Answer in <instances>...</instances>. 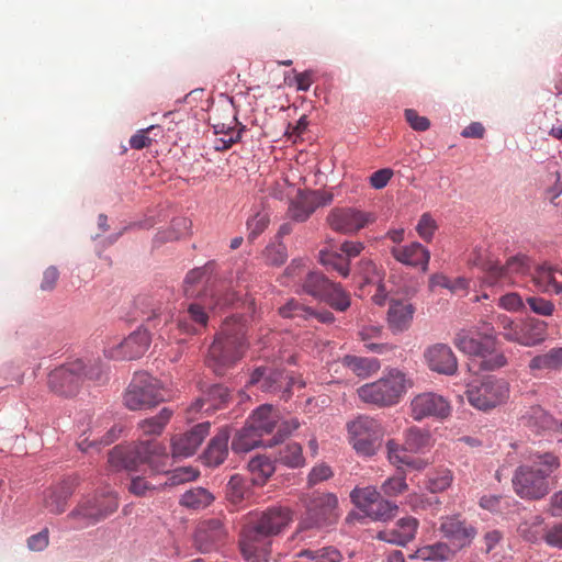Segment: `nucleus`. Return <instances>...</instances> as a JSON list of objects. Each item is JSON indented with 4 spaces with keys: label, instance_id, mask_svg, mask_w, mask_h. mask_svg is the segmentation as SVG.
<instances>
[{
    "label": "nucleus",
    "instance_id": "nucleus-33",
    "mask_svg": "<svg viewBox=\"0 0 562 562\" xmlns=\"http://www.w3.org/2000/svg\"><path fill=\"white\" fill-rule=\"evenodd\" d=\"M532 281L543 292L562 293V269L540 266L532 273Z\"/></svg>",
    "mask_w": 562,
    "mask_h": 562
},
{
    "label": "nucleus",
    "instance_id": "nucleus-45",
    "mask_svg": "<svg viewBox=\"0 0 562 562\" xmlns=\"http://www.w3.org/2000/svg\"><path fill=\"white\" fill-rule=\"evenodd\" d=\"M249 495L246 480L235 474L231 477L226 485V498L234 505L240 504Z\"/></svg>",
    "mask_w": 562,
    "mask_h": 562
},
{
    "label": "nucleus",
    "instance_id": "nucleus-44",
    "mask_svg": "<svg viewBox=\"0 0 562 562\" xmlns=\"http://www.w3.org/2000/svg\"><path fill=\"white\" fill-rule=\"evenodd\" d=\"M380 496V493L373 486L356 487L350 493L352 503L364 514L369 512Z\"/></svg>",
    "mask_w": 562,
    "mask_h": 562
},
{
    "label": "nucleus",
    "instance_id": "nucleus-55",
    "mask_svg": "<svg viewBox=\"0 0 562 562\" xmlns=\"http://www.w3.org/2000/svg\"><path fill=\"white\" fill-rule=\"evenodd\" d=\"M199 471L192 467H183L173 470L161 486H176L191 482L199 476Z\"/></svg>",
    "mask_w": 562,
    "mask_h": 562
},
{
    "label": "nucleus",
    "instance_id": "nucleus-46",
    "mask_svg": "<svg viewBox=\"0 0 562 562\" xmlns=\"http://www.w3.org/2000/svg\"><path fill=\"white\" fill-rule=\"evenodd\" d=\"M305 261L302 258L293 259L280 277V283L284 286L300 285L303 282Z\"/></svg>",
    "mask_w": 562,
    "mask_h": 562
},
{
    "label": "nucleus",
    "instance_id": "nucleus-42",
    "mask_svg": "<svg viewBox=\"0 0 562 562\" xmlns=\"http://www.w3.org/2000/svg\"><path fill=\"white\" fill-rule=\"evenodd\" d=\"M452 554L453 551L443 542L423 546L415 552V557L424 561H447L452 557Z\"/></svg>",
    "mask_w": 562,
    "mask_h": 562
},
{
    "label": "nucleus",
    "instance_id": "nucleus-17",
    "mask_svg": "<svg viewBox=\"0 0 562 562\" xmlns=\"http://www.w3.org/2000/svg\"><path fill=\"white\" fill-rule=\"evenodd\" d=\"M228 540V530L218 518H211L199 524L194 533V543L199 551L207 553L217 550Z\"/></svg>",
    "mask_w": 562,
    "mask_h": 562
},
{
    "label": "nucleus",
    "instance_id": "nucleus-25",
    "mask_svg": "<svg viewBox=\"0 0 562 562\" xmlns=\"http://www.w3.org/2000/svg\"><path fill=\"white\" fill-rule=\"evenodd\" d=\"M204 305L200 303H192L187 310V314L178 319L177 327L184 334H199L202 328L206 327L209 315L205 308H209V299L206 295L203 297Z\"/></svg>",
    "mask_w": 562,
    "mask_h": 562
},
{
    "label": "nucleus",
    "instance_id": "nucleus-6",
    "mask_svg": "<svg viewBox=\"0 0 562 562\" xmlns=\"http://www.w3.org/2000/svg\"><path fill=\"white\" fill-rule=\"evenodd\" d=\"M494 328L486 325L485 341H480L467 331L461 330L456 334L453 345L463 353L481 358L480 366L484 370H495L506 364V357L501 352L494 351L495 339L492 338Z\"/></svg>",
    "mask_w": 562,
    "mask_h": 562
},
{
    "label": "nucleus",
    "instance_id": "nucleus-9",
    "mask_svg": "<svg viewBox=\"0 0 562 562\" xmlns=\"http://www.w3.org/2000/svg\"><path fill=\"white\" fill-rule=\"evenodd\" d=\"M465 394L470 405L486 412L505 403L509 396V389L504 380L486 376L468 384Z\"/></svg>",
    "mask_w": 562,
    "mask_h": 562
},
{
    "label": "nucleus",
    "instance_id": "nucleus-31",
    "mask_svg": "<svg viewBox=\"0 0 562 562\" xmlns=\"http://www.w3.org/2000/svg\"><path fill=\"white\" fill-rule=\"evenodd\" d=\"M386 452L389 461L397 467H407L413 470L420 471L426 468L427 462L420 458H414L404 445L397 443L395 440H389L386 442Z\"/></svg>",
    "mask_w": 562,
    "mask_h": 562
},
{
    "label": "nucleus",
    "instance_id": "nucleus-1",
    "mask_svg": "<svg viewBox=\"0 0 562 562\" xmlns=\"http://www.w3.org/2000/svg\"><path fill=\"white\" fill-rule=\"evenodd\" d=\"M290 520V510L283 507H271L260 514L250 515L239 540L243 557L249 562L267 560L270 538L278 535Z\"/></svg>",
    "mask_w": 562,
    "mask_h": 562
},
{
    "label": "nucleus",
    "instance_id": "nucleus-36",
    "mask_svg": "<svg viewBox=\"0 0 562 562\" xmlns=\"http://www.w3.org/2000/svg\"><path fill=\"white\" fill-rule=\"evenodd\" d=\"M333 281L317 271H310L301 283V290L318 300H322L327 290L330 289Z\"/></svg>",
    "mask_w": 562,
    "mask_h": 562
},
{
    "label": "nucleus",
    "instance_id": "nucleus-50",
    "mask_svg": "<svg viewBox=\"0 0 562 562\" xmlns=\"http://www.w3.org/2000/svg\"><path fill=\"white\" fill-rule=\"evenodd\" d=\"M452 472L447 469H438L428 475L427 488L431 493H439L446 491L452 483Z\"/></svg>",
    "mask_w": 562,
    "mask_h": 562
},
{
    "label": "nucleus",
    "instance_id": "nucleus-54",
    "mask_svg": "<svg viewBox=\"0 0 562 562\" xmlns=\"http://www.w3.org/2000/svg\"><path fill=\"white\" fill-rule=\"evenodd\" d=\"M210 279L209 268H195L187 273L184 279V293L187 296H194L196 294L195 289L193 288L195 284H200L203 282H207Z\"/></svg>",
    "mask_w": 562,
    "mask_h": 562
},
{
    "label": "nucleus",
    "instance_id": "nucleus-39",
    "mask_svg": "<svg viewBox=\"0 0 562 562\" xmlns=\"http://www.w3.org/2000/svg\"><path fill=\"white\" fill-rule=\"evenodd\" d=\"M213 494L204 487H195L187 491L180 498V505L193 510H200L214 502Z\"/></svg>",
    "mask_w": 562,
    "mask_h": 562
},
{
    "label": "nucleus",
    "instance_id": "nucleus-27",
    "mask_svg": "<svg viewBox=\"0 0 562 562\" xmlns=\"http://www.w3.org/2000/svg\"><path fill=\"white\" fill-rule=\"evenodd\" d=\"M391 254L397 261L404 265L420 267L423 271L428 269L430 252L419 243L393 247Z\"/></svg>",
    "mask_w": 562,
    "mask_h": 562
},
{
    "label": "nucleus",
    "instance_id": "nucleus-19",
    "mask_svg": "<svg viewBox=\"0 0 562 562\" xmlns=\"http://www.w3.org/2000/svg\"><path fill=\"white\" fill-rule=\"evenodd\" d=\"M293 383V379L284 375L282 371L268 368H257L249 380V384L257 385L262 392L280 394L285 400L290 396Z\"/></svg>",
    "mask_w": 562,
    "mask_h": 562
},
{
    "label": "nucleus",
    "instance_id": "nucleus-20",
    "mask_svg": "<svg viewBox=\"0 0 562 562\" xmlns=\"http://www.w3.org/2000/svg\"><path fill=\"white\" fill-rule=\"evenodd\" d=\"M442 536L457 549L469 547L475 538L476 528L458 516H450L442 519L440 524Z\"/></svg>",
    "mask_w": 562,
    "mask_h": 562
},
{
    "label": "nucleus",
    "instance_id": "nucleus-60",
    "mask_svg": "<svg viewBox=\"0 0 562 562\" xmlns=\"http://www.w3.org/2000/svg\"><path fill=\"white\" fill-rule=\"evenodd\" d=\"M498 306L505 311L517 313L525 308L522 297L516 292H509L498 299Z\"/></svg>",
    "mask_w": 562,
    "mask_h": 562
},
{
    "label": "nucleus",
    "instance_id": "nucleus-63",
    "mask_svg": "<svg viewBox=\"0 0 562 562\" xmlns=\"http://www.w3.org/2000/svg\"><path fill=\"white\" fill-rule=\"evenodd\" d=\"M268 224L269 216L266 213H256L251 218L247 221V227L249 229L248 238L254 240L267 228Z\"/></svg>",
    "mask_w": 562,
    "mask_h": 562
},
{
    "label": "nucleus",
    "instance_id": "nucleus-4",
    "mask_svg": "<svg viewBox=\"0 0 562 562\" xmlns=\"http://www.w3.org/2000/svg\"><path fill=\"white\" fill-rule=\"evenodd\" d=\"M108 461L114 470L133 471L139 464H147L154 473H168L171 465L166 446L156 440L139 441L133 447L115 446Z\"/></svg>",
    "mask_w": 562,
    "mask_h": 562
},
{
    "label": "nucleus",
    "instance_id": "nucleus-49",
    "mask_svg": "<svg viewBox=\"0 0 562 562\" xmlns=\"http://www.w3.org/2000/svg\"><path fill=\"white\" fill-rule=\"evenodd\" d=\"M297 555L305 557L313 562H340L342 560V554L334 547H324L317 550L306 549Z\"/></svg>",
    "mask_w": 562,
    "mask_h": 562
},
{
    "label": "nucleus",
    "instance_id": "nucleus-14",
    "mask_svg": "<svg viewBox=\"0 0 562 562\" xmlns=\"http://www.w3.org/2000/svg\"><path fill=\"white\" fill-rule=\"evenodd\" d=\"M119 507L116 495L108 491L105 493L95 494L91 499L81 503L74 509L69 517L81 518L87 525H93L109 515L113 514Z\"/></svg>",
    "mask_w": 562,
    "mask_h": 562
},
{
    "label": "nucleus",
    "instance_id": "nucleus-24",
    "mask_svg": "<svg viewBox=\"0 0 562 562\" xmlns=\"http://www.w3.org/2000/svg\"><path fill=\"white\" fill-rule=\"evenodd\" d=\"M419 522L407 516L398 519L392 528L379 532L378 538L397 546H405L415 538Z\"/></svg>",
    "mask_w": 562,
    "mask_h": 562
},
{
    "label": "nucleus",
    "instance_id": "nucleus-43",
    "mask_svg": "<svg viewBox=\"0 0 562 562\" xmlns=\"http://www.w3.org/2000/svg\"><path fill=\"white\" fill-rule=\"evenodd\" d=\"M321 301L339 312H345L350 306L349 293L346 292L339 283L335 282L331 283L330 289L327 290Z\"/></svg>",
    "mask_w": 562,
    "mask_h": 562
},
{
    "label": "nucleus",
    "instance_id": "nucleus-64",
    "mask_svg": "<svg viewBox=\"0 0 562 562\" xmlns=\"http://www.w3.org/2000/svg\"><path fill=\"white\" fill-rule=\"evenodd\" d=\"M407 483L402 475L387 479L381 486L383 493L387 496H396L407 490Z\"/></svg>",
    "mask_w": 562,
    "mask_h": 562
},
{
    "label": "nucleus",
    "instance_id": "nucleus-62",
    "mask_svg": "<svg viewBox=\"0 0 562 562\" xmlns=\"http://www.w3.org/2000/svg\"><path fill=\"white\" fill-rule=\"evenodd\" d=\"M495 322L501 329V335L507 340L513 342L518 327V323L505 314L496 315Z\"/></svg>",
    "mask_w": 562,
    "mask_h": 562
},
{
    "label": "nucleus",
    "instance_id": "nucleus-57",
    "mask_svg": "<svg viewBox=\"0 0 562 562\" xmlns=\"http://www.w3.org/2000/svg\"><path fill=\"white\" fill-rule=\"evenodd\" d=\"M279 313L282 317L288 318H307L313 314V311L310 307L302 305L299 301L292 299L285 305L280 307Z\"/></svg>",
    "mask_w": 562,
    "mask_h": 562
},
{
    "label": "nucleus",
    "instance_id": "nucleus-11",
    "mask_svg": "<svg viewBox=\"0 0 562 562\" xmlns=\"http://www.w3.org/2000/svg\"><path fill=\"white\" fill-rule=\"evenodd\" d=\"M338 498L333 493L314 492L306 501L303 524L307 528L334 524L338 518Z\"/></svg>",
    "mask_w": 562,
    "mask_h": 562
},
{
    "label": "nucleus",
    "instance_id": "nucleus-40",
    "mask_svg": "<svg viewBox=\"0 0 562 562\" xmlns=\"http://www.w3.org/2000/svg\"><path fill=\"white\" fill-rule=\"evenodd\" d=\"M254 484L262 485L273 474L276 468L273 462L265 456L252 458L248 463Z\"/></svg>",
    "mask_w": 562,
    "mask_h": 562
},
{
    "label": "nucleus",
    "instance_id": "nucleus-16",
    "mask_svg": "<svg viewBox=\"0 0 562 562\" xmlns=\"http://www.w3.org/2000/svg\"><path fill=\"white\" fill-rule=\"evenodd\" d=\"M411 416L420 422L428 417L446 419L451 414L449 402L436 393H422L411 401Z\"/></svg>",
    "mask_w": 562,
    "mask_h": 562
},
{
    "label": "nucleus",
    "instance_id": "nucleus-8",
    "mask_svg": "<svg viewBox=\"0 0 562 562\" xmlns=\"http://www.w3.org/2000/svg\"><path fill=\"white\" fill-rule=\"evenodd\" d=\"M164 401L159 381L147 372L135 373L124 394V403L132 411L148 409Z\"/></svg>",
    "mask_w": 562,
    "mask_h": 562
},
{
    "label": "nucleus",
    "instance_id": "nucleus-37",
    "mask_svg": "<svg viewBox=\"0 0 562 562\" xmlns=\"http://www.w3.org/2000/svg\"><path fill=\"white\" fill-rule=\"evenodd\" d=\"M172 415L173 412L170 408L164 407L156 416L140 420L137 428L142 436H159Z\"/></svg>",
    "mask_w": 562,
    "mask_h": 562
},
{
    "label": "nucleus",
    "instance_id": "nucleus-48",
    "mask_svg": "<svg viewBox=\"0 0 562 562\" xmlns=\"http://www.w3.org/2000/svg\"><path fill=\"white\" fill-rule=\"evenodd\" d=\"M429 443V434L428 431L417 428L411 427L404 432V446L411 452H419L424 448H426Z\"/></svg>",
    "mask_w": 562,
    "mask_h": 562
},
{
    "label": "nucleus",
    "instance_id": "nucleus-58",
    "mask_svg": "<svg viewBox=\"0 0 562 562\" xmlns=\"http://www.w3.org/2000/svg\"><path fill=\"white\" fill-rule=\"evenodd\" d=\"M438 225L430 213H424L416 226V231L422 239L430 241L437 231Z\"/></svg>",
    "mask_w": 562,
    "mask_h": 562
},
{
    "label": "nucleus",
    "instance_id": "nucleus-59",
    "mask_svg": "<svg viewBox=\"0 0 562 562\" xmlns=\"http://www.w3.org/2000/svg\"><path fill=\"white\" fill-rule=\"evenodd\" d=\"M265 258L268 265L281 266L288 258L286 247L281 243L270 245L265 250Z\"/></svg>",
    "mask_w": 562,
    "mask_h": 562
},
{
    "label": "nucleus",
    "instance_id": "nucleus-61",
    "mask_svg": "<svg viewBox=\"0 0 562 562\" xmlns=\"http://www.w3.org/2000/svg\"><path fill=\"white\" fill-rule=\"evenodd\" d=\"M527 304L535 314L541 316H551L555 310L554 304L551 301L540 296L527 297Z\"/></svg>",
    "mask_w": 562,
    "mask_h": 562
},
{
    "label": "nucleus",
    "instance_id": "nucleus-13",
    "mask_svg": "<svg viewBox=\"0 0 562 562\" xmlns=\"http://www.w3.org/2000/svg\"><path fill=\"white\" fill-rule=\"evenodd\" d=\"M375 221L374 214L353 207H334L326 223L336 233L352 235Z\"/></svg>",
    "mask_w": 562,
    "mask_h": 562
},
{
    "label": "nucleus",
    "instance_id": "nucleus-52",
    "mask_svg": "<svg viewBox=\"0 0 562 562\" xmlns=\"http://www.w3.org/2000/svg\"><path fill=\"white\" fill-rule=\"evenodd\" d=\"M381 331H382L381 327H379V326H367L360 330V333H359L360 339H361V341H363L364 347L369 351L381 355L389 350L387 345L378 344V342L372 341L373 339H376L380 337Z\"/></svg>",
    "mask_w": 562,
    "mask_h": 562
},
{
    "label": "nucleus",
    "instance_id": "nucleus-3",
    "mask_svg": "<svg viewBox=\"0 0 562 562\" xmlns=\"http://www.w3.org/2000/svg\"><path fill=\"white\" fill-rule=\"evenodd\" d=\"M246 326L239 318H227L210 346L206 363L217 375H224L246 350Z\"/></svg>",
    "mask_w": 562,
    "mask_h": 562
},
{
    "label": "nucleus",
    "instance_id": "nucleus-18",
    "mask_svg": "<svg viewBox=\"0 0 562 562\" xmlns=\"http://www.w3.org/2000/svg\"><path fill=\"white\" fill-rule=\"evenodd\" d=\"M150 335L146 328H138L120 344L108 347L104 353L113 360H133L142 357L148 349Z\"/></svg>",
    "mask_w": 562,
    "mask_h": 562
},
{
    "label": "nucleus",
    "instance_id": "nucleus-26",
    "mask_svg": "<svg viewBox=\"0 0 562 562\" xmlns=\"http://www.w3.org/2000/svg\"><path fill=\"white\" fill-rule=\"evenodd\" d=\"M75 491V482L65 480L44 492V507L52 514H61L65 512L68 498Z\"/></svg>",
    "mask_w": 562,
    "mask_h": 562
},
{
    "label": "nucleus",
    "instance_id": "nucleus-23",
    "mask_svg": "<svg viewBox=\"0 0 562 562\" xmlns=\"http://www.w3.org/2000/svg\"><path fill=\"white\" fill-rule=\"evenodd\" d=\"M548 324L535 317L518 322L514 341L524 347H535L542 344L547 337Z\"/></svg>",
    "mask_w": 562,
    "mask_h": 562
},
{
    "label": "nucleus",
    "instance_id": "nucleus-38",
    "mask_svg": "<svg viewBox=\"0 0 562 562\" xmlns=\"http://www.w3.org/2000/svg\"><path fill=\"white\" fill-rule=\"evenodd\" d=\"M531 371H552L562 368V347H555L549 351L533 357L529 362Z\"/></svg>",
    "mask_w": 562,
    "mask_h": 562
},
{
    "label": "nucleus",
    "instance_id": "nucleus-53",
    "mask_svg": "<svg viewBox=\"0 0 562 562\" xmlns=\"http://www.w3.org/2000/svg\"><path fill=\"white\" fill-rule=\"evenodd\" d=\"M396 512L397 506L395 504L380 496L366 515L374 520H387L394 517Z\"/></svg>",
    "mask_w": 562,
    "mask_h": 562
},
{
    "label": "nucleus",
    "instance_id": "nucleus-21",
    "mask_svg": "<svg viewBox=\"0 0 562 562\" xmlns=\"http://www.w3.org/2000/svg\"><path fill=\"white\" fill-rule=\"evenodd\" d=\"M424 358L428 368L443 375H454L458 371V359L452 349L446 344L429 346Z\"/></svg>",
    "mask_w": 562,
    "mask_h": 562
},
{
    "label": "nucleus",
    "instance_id": "nucleus-22",
    "mask_svg": "<svg viewBox=\"0 0 562 562\" xmlns=\"http://www.w3.org/2000/svg\"><path fill=\"white\" fill-rule=\"evenodd\" d=\"M210 423H201L194 426L191 430L176 436L172 439V456L173 457H190L195 453L205 437L210 432Z\"/></svg>",
    "mask_w": 562,
    "mask_h": 562
},
{
    "label": "nucleus",
    "instance_id": "nucleus-32",
    "mask_svg": "<svg viewBox=\"0 0 562 562\" xmlns=\"http://www.w3.org/2000/svg\"><path fill=\"white\" fill-rule=\"evenodd\" d=\"M78 427L80 430V437L77 446L83 452L88 451L89 448L99 445H110L116 439L115 427L110 428L105 434H102L103 429H101V427L97 424L89 429H81V426Z\"/></svg>",
    "mask_w": 562,
    "mask_h": 562
},
{
    "label": "nucleus",
    "instance_id": "nucleus-51",
    "mask_svg": "<svg viewBox=\"0 0 562 562\" xmlns=\"http://www.w3.org/2000/svg\"><path fill=\"white\" fill-rule=\"evenodd\" d=\"M521 419L527 426L536 429L547 428L551 424L550 416L540 406H531L526 409L521 415Z\"/></svg>",
    "mask_w": 562,
    "mask_h": 562
},
{
    "label": "nucleus",
    "instance_id": "nucleus-34",
    "mask_svg": "<svg viewBox=\"0 0 562 562\" xmlns=\"http://www.w3.org/2000/svg\"><path fill=\"white\" fill-rule=\"evenodd\" d=\"M229 432L226 428H222L210 441L203 458L204 462L210 467H217L224 462L227 457V443Z\"/></svg>",
    "mask_w": 562,
    "mask_h": 562
},
{
    "label": "nucleus",
    "instance_id": "nucleus-10",
    "mask_svg": "<svg viewBox=\"0 0 562 562\" xmlns=\"http://www.w3.org/2000/svg\"><path fill=\"white\" fill-rule=\"evenodd\" d=\"M353 449L362 456H373L380 448L384 431L381 424L369 416H360L348 424Z\"/></svg>",
    "mask_w": 562,
    "mask_h": 562
},
{
    "label": "nucleus",
    "instance_id": "nucleus-5",
    "mask_svg": "<svg viewBox=\"0 0 562 562\" xmlns=\"http://www.w3.org/2000/svg\"><path fill=\"white\" fill-rule=\"evenodd\" d=\"M412 385V380L404 371L390 368L376 381L358 387L357 394L362 402L379 408L392 407L402 401Z\"/></svg>",
    "mask_w": 562,
    "mask_h": 562
},
{
    "label": "nucleus",
    "instance_id": "nucleus-2",
    "mask_svg": "<svg viewBox=\"0 0 562 562\" xmlns=\"http://www.w3.org/2000/svg\"><path fill=\"white\" fill-rule=\"evenodd\" d=\"M560 467L552 453L533 454L529 463L515 470L512 484L514 492L522 499L539 501L551 491V474Z\"/></svg>",
    "mask_w": 562,
    "mask_h": 562
},
{
    "label": "nucleus",
    "instance_id": "nucleus-12",
    "mask_svg": "<svg viewBox=\"0 0 562 562\" xmlns=\"http://www.w3.org/2000/svg\"><path fill=\"white\" fill-rule=\"evenodd\" d=\"M86 361L76 359L53 370L48 375L49 389L63 396L75 395L82 383Z\"/></svg>",
    "mask_w": 562,
    "mask_h": 562
},
{
    "label": "nucleus",
    "instance_id": "nucleus-7",
    "mask_svg": "<svg viewBox=\"0 0 562 562\" xmlns=\"http://www.w3.org/2000/svg\"><path fill=\"white\" fill-rule=\"evenodd\" d=\"M530 271V262L526 256L510 257L505 265L490 261L484 265L482 286L503 290L518 283V278Z\"/></svg>",
    "mask_w": 562,
    "mask_h": 562
},
{
    "label": "nucleus",
    "instance_id": "nucleus-47",
    "mask_svg": "<svg viewBox=\"0 0 562 562\" xmlns=\"http://www.w3.org/2000/svg\"><path fill=\"white\" fill-rule=\"evenodd\" d=\"M278 461L289 468H299L304 465L302 447L296 442L285 445L278 456Z\"/></svg>",
    "mask_w": 562,
    "mask_h": 562
},
{
    "label": "nucleus",
    "instance_id": "nucleus-28",
    "mask_svg": "<svg viewBox=\"0 0 562 562\" xmlns=\"http://www.w3.org/2000/svg\"><path fill=\"white\" fill-rule=\"evenodd\" d=\"M278 422V411L272 405L263 404L249 416L247 424L263 438L273 431Z\"/></svg>",
    "mask_w": 562,
    "mask_h": 562
},
{
    "label": "nucleus",
    "instance_id": "nucleus-41",
    "mask_svg": "<svg viewBox=\"0 0 562 562\" xmlns=\"http://www.w3.org/2000/svg\"><path fill=\"white\" fill-rule=\"evenodd\" d=\"M318 261L321 265L339 273L341 277L347 278L349 276V262L344 255L327 249H322L318 252Z\"/></svg>",
    "mask_w": 562,
    "mask_h": 562
},
{
    "label": "nucleus",
    "instance_id": "nucleus-56",
    "mask_svg": "<svg viewBox=\"0 0 562 562\" xmlns=\"http://www.w3.org/2000/svg\"><path fill=\"white\" fill-rule=\"evenodd\" d=\"M510 497L501 495H484L480 499V506L491 513H504L510 506Z\"/></svg>",
    "mask_w": 562,
    "mask_h": 562
},
{
    "label": "nucleus",
    "instance_id": "nucleus-15",
    "mask_svg": "<svg viewBox=\"0 0 562 562\" xmlns=\"http://www.w3.org/2000/svg\"><path fill=\"white\" fill-rule=\"evenodd\" d=\"M334 194L322 190H299L288 207V216L295 222H305L317 207L329 205Z\"/></svg>",
    "mask_w": 562,
    "mask_h": 562
},
{
    "label": "nucleus",
    "instance_id": "nucleus-29",
    "mask_svg": "<svg viewBox=\"0 0 562 562\" xmlns=\"http://www.w3.org/2000/svg\"><path fill=\"white\" fill-rule=\"evenodd\" d=\"M276 443V437L265 440L259 432L246 423V426L234 437L232 441V449L235 452H248L259 446L271 447Z\"/></svg>",
    "mask_w": 562,
    "mask_h": 562
},
{
    "label": "nucleus",
    "instance_id": "nucleus-30",
    "mask_svg": "<svg viewBox=\"0 0 562 562\" xmlns=\"http://www.w3.org/2000/svg\"><path fill=\"white\" fill-rule=\"evenodd\" d=\"M415 307L407 301H392L387 311V322L393 331L406 330L413 321Z\"/></svg>",
    "mask_w": 562,
    "mask_h": 562
},
{
    "label": "nucleus",
    "instance_id": "nucleus-35",
    "mask_svg": "<svg viewBox=\"0 0 562 562\" xmlns=\"http://www.w3.org/2000/svg\"><path fill=\"white\" fill-rule=\"evenodd\" d=\"M341 363L361 379L369 378L381 369V362L376 358L348 355L342 358Z\"/></svg>",
    "mask_w": 562,
    "mask_h": 562
}]
</instances>
